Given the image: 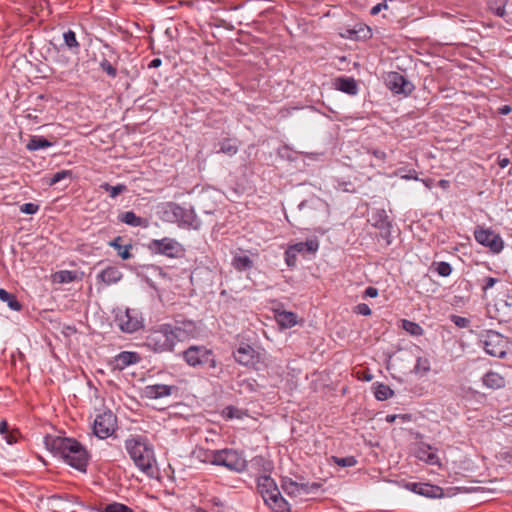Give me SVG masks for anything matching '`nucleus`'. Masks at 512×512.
I'll use <instances>...</instances> for the list:
<instances>
[{"label": "nucleus", "mask_w": 512, "mask_h": 512, "mask_svg": "<svg viewBox=\"0 0 512 512\" xmlns=\"http://www.w3.org/2000/svg\"><path fill=\"white\" fill-rule=\"evenodd\" d=\"M44 443L50 452L62 458L65 463L80 472H86L89 455L80 442L73 438L46 435Z\"/></svg>", "instance_id": "nucleus-1"}, {"label": "nucleus", "mask_w": 512, "mask_h": 512, "mask_svg": "<svg viewBox=\"0 0 512 512\" xmlns=\"http://www.w3.org/2000/svg\"><path fill=\"white\" fill-rule=\"evenodd\" d=\"M181 357L189 367L206 370L211 377L219 378L223 372L214 351L204 345H190L182 351Z\"/></svg>", "instance_id": "nucleus-2"}, {"label": "nucleus", "mask_w": 512, "mask_h": 512, "mask_svg": "<svg viewBox=\"0 0 512 512\" xmlns=\"http://www.w3.org/2000/svg\"><path fill=\"white\" fill-rule=\"evenodd\" d=\"M125 449L134 464L144 473L152 472L154 450L147 437L143 435H130L125 440Z\"/></svg>", "instance_id": "nucleus-3"}, {"label": "nucleus", "mask_w": 512, "mask_h": 512, "mask_svg": "<svg viewBox=\"0 0 512 512\" xmlns=\"http://www.w3.org/2000/svg\"><path fill=\"white\" fill-rule=\"evenodd\" d=\"M158 214L164 222L176 223L180 228L198 230L201 226L193 208H185L175 202L160 204Z\"/></svg>", "instance_id": "nucleus-4"}, {"label": "nucleus", "mask_w": 512, "mask_h": 512, "mask_svg": "<svg viewBox=\"0 0 512 512\" xmlns=\"http://www.w3.org/2000/svg\"><path fill=\"white\" fill-rule=\"evenodd\" d=\"M144 344L155 353L173 352L176 346L172 338V329L166 323L151 329L145 337Z\"/></svg>", "instance_id": "nucleus-5"}, {"label": "nucleus", "mask_w": 512, "mask_h": 512, "mask_svg": "<svg viewBox=\"0 0 512 512\" xmlns=\"http://www.w3.org/2000/svg\"><path fill=\"white\" fill-rule=\"evenodd\" d=\"M172 329V338L177 344L198 337L200 330L194 320L177 316L170 323H167Z\"/></svg>", "instance_id": "nucleus-6"}, {"label": "nucleus", "mask_w": 512, "mask_h": 512, "mask_svg": "<svg viewBox=\"0 0 512 512\" xmlns=\"http://www.w3.org/2000/svg\"><path fill=\"white\" fill-rule=\"evenodd\" d=\"M148 250L153 254L164 255L168 258H176L183 252L182 245L173 238L152 239L147 244Z\"/></svg>", "instance_id": "nucleus-7"}, {"label": "nucleus", "mask_w": 512, "mask_h": 512, "mask_svg": "<svg viewBox=\"0 0 512 512\" xmlns=\"http://www.w3.org/2000/svg\"><path fill=\"white\" fill-rule=\"evenodd\" d=\"M117 427V417L109 409L99 413L93 424V432L100 439H106L111 436Z\"/></svg>", "instance_id": "nucleus-8"}, {"label": "nucleus", "mask_w": 512, "mask_h": 512, "mask_svg": "<svg viewBox=\"0 0 512 512\" xmlns=\"http://www.w3.org/2000/svg\"><path fill=\"white\" fill-rule=\"evenodd\" d=\"M482 344L486 353L493 357L503 358L507 353V339L496 331H487Z\"/></svg>", "instance_id": "nucleus-9"}, {"label": "nucleus", "mask_w": 512, "mask_h": 512, "mask_svg": "<svg viewBox=\"0 0 512 512\" xmlns=\"http://www.w3.org/2000/svg\"><path fill=\"white\" fill-rule=\"evenodd\" d=\"M474 238L480 245L489 248L492 253H500L504 248L501 236L489 228L477 226L474 230Z\"/></svg>", "instance_id": "nucleus-10"}, {"label": "nucleus", "mask_w": 512, "mask_h": 512, "mask_svg": "<svg viewBox=\"0 0 512 512\" xmlns=\"http://www.w3.org/2000/svg\"><path fill=\"white\" fill-rule=\"evenodd\" d=\"M216 466H224L230 470L243 471L246 469V460L233 449L218 450Z\"/></svg>", "instance_id": "nucleus-11"}, {"label": "nucleus", "mask_w": 512, "mask_h": 512, "mask_svg": "<svg viewBox=\"0 0 512 512\" xmlns=\"http://www.w3.org/2000/svg\"><path fill=\"white\" fill-rule=\"evenodd\" d=\"M115 322L119 329L125 333H133L142 327V320L134 310L126 309L116 315Z\"/></svg>", "instance_id": "nucleus-12"}, {"label": "nucleus", "mask_w": 512, "mask_h": 512, "mask_svg": "<svg viewBox=\"0 0 512 512\" xmlns=\"http://www.w3.org/2000/svg\"><path fill=\"white\" fill-rule=\"evenodd\" d=\"M418 461L437 466L439 469L443 467L439 450L425 443H418Z\"/></svg>", "instance_id": "nucleus-13"}, {"label": "nucleus", "mask_w": 512, "mask_h": 512, "mask_svg": "<svg viewBox=\"0 0 512 512\" xmlns=\"http://www.w3.org/2000/svg\"><path fill=\"white\" fill-rule=\"evenodd\" d=\"M233 356L239 364L243 366L253 365L258 357L255 349L248 344H241L233 353Z\"/></svg>", "instance_id": "nucleus-14"}, {"label": "nucleus", "mask_w": 512, "mask_h": 512, "mask_svg": "<svg viewBox=\"0 0 512 512\" xmlns=\"http://www.w3.org/2000/svg\"><path fill=\"white\" fill-rule=\"evenodd\" d=\"M369 221H371L372 225L381 231V235L384 238H388L390 236V228L392 225L385 210L377 209L373 211Z\"/></svg>", "instance_id": "nucleus-15"}, {"label": "nucleus", "mask_w": 512, "mask_h": 512, "mask_svg": "<svg viewBox=\"0 0 512 512\" xmlns=\"http://www.w3.org/2000/svg\"><path fill=\"white\" fill-rule=\"evenodd\" d=\"M140 360L141 357L137 352L122 351L114 357V368L121 371L130 365L137 364Z\"/></svg>", "instance_id": "nucleus-16"}, {"label": "nucleus", "mask_w": 512, "mask_h": 512, "mask_svg": "<svg viewBox=\"0 0 512 512\" xmlns=\"http://www.w3.org/2000/svg\"><path fill=\"white\" fill-rule=\"evenodd\" d=\"M175 386L166 385V384H153L147 385L144 388V395L149 399H159L163 397L170 396L173 390H176Z\"/></svg>", "instance_id": "nucleus-17"}, {"label": "nucleus", "mask_w": 512, "mask_h": 512, "mask_svg": "<svg viewBox=\"0 0 512 512\" xmlns=\"http://www.w3.org/2000/svg\"><path fill=\"white\" fill-rule=\"evenodd\" d=\"M257 489L258 492L261 494L263 500L271 498V495L279 490L275 481L270 476L267 475L258 477Z\"/></svg>", "instance_id": "nucleus-18"}, {"label": "nucleus", "mask_w": 512, "mask_h": 512, "mask_svg": "<svg viewBox=\"0 0 512 512\" xmlns=\"http://www.w3.org/2000/svg\"><path fill=\"white\" fill-rule=\"evenodd\" d=\"M122 277L123 274L118 267L108 266L97 275V280L109 286L118 283Z\"/></svg>", "instance_id": "nucleus-19"}, {"label": "nucleus", "mask_w": 512, "mask_h": 512, "mask_svg": "<svg viewBox=\"0 0 512 512\" xmlns=\"http://www.w3.org/2000/svg\"><path fill=\"white\" fill-rule=\"evenodd\" d=\"M482 384L487 389L498 390L506 386V379L497 372L488 371L482 376Z\"/></svg>", "instance_id": "nucleus-20"}, {"label": "nucleus", "mask_w": 512, "mask_h": 512, "mask_svg": "<svg viewBox=\"0 0 512 512\" xmlns=\"http://www.w3.org/2000/svg\"><path fill=\"white\" fill-rule=\"evenodd\" d=\"M118 221L122 222L131 227L147 228L149 226V220L137 216L133 211H125L118 215Z\"/></svg>", "instance_id": "nucleus-21"}, {"label": "nucleus", "mask_w": 512, "mask_h": 512, "mask_svg": "<svg viewBox=\"0 0 512 512\" xmlns=\"http://www.w3.org/2000/svg\"><path fill=\"white\" fill-rule=\"evenodd\" d=\"M335 87L337 90L354 96L358 93V85L352 77H338L335 79Z\"/></svg>", "instance_id": "nucleus-22"}, {"label": "nucleus", "mask_w": 512, "mask_h": 512, "mask_svg": "<svg viewBox=\"0 0 512 512\" xmlns=\"http://www.w3.org/2000/svg\"><path fill=\"white\" fill-rule=\"evenodd\" d=\"M494 306L497 311L496 318L506 320L512 307V295L507 294L505 298H498Z\"/></svg>", "instance_id": "nucleus-23"}, {"label": "nucleus", "mask_w": 512, "mask_h": 512, "mask_svg": "<svg viewBox=\"0 0 512 512\" xmlns=\"http://www.w3.org/2000/svg\"><path fill=\"white\" fill-rule=\"evenodd\" d=\"M291 246L298 254H314L319 249V241L316 238L307 239L304 242L291 244Z\"/></svg>", "instance_id": "nucleus-24"}, {"label": "nucleus", "mask_w": 512, "mask_h": 512, "mask_svg": "<svg viewBox=\"0 0 512 512\" xmlns=\"http://www.w3.org/2000/svg\"><path fill=\"white\" fill-rule=\"evenodd\" d=\"M386 83L389 89L395 93L405 92V87L408 85L404 77L397 72L389 73Z\"/></svg>", "instance_id": "nucleus-25"}, {"label": "nucleus", "mask_w": 512, "mask_h": 512, "mask_svg": "<svg viewBox=\"0 0 512 512\" xmlns=\"http://www.w3.org/2000/svg\"><path fill=\"white\" fill-rule=\"evenodd\" d=\"M418 495L427 498H441L444 496V491L440 486L418 482Z\"/></svg>", "instance_id": "nucleus-26"}, {"label": "nucleus", "mask_w": 512, "mask_h": 512, "mask_svg": "<svg viewBox=\"0 0 512 512\" xmlns=\"http://www.w3.org/2000/svg\"><path fill=\"white\" fill-rule=\"evenodd\" d=\"M193 457L199 460L202 463H209L212 465H216V457L218 454V450H210L203 447H196L193 450Z\"/></svg>", "instance_id": "nucleus-27"}, {"label": "nucleus", "mask_w": 512, "mask_h": 512, "mask_svg": "<svg viewBox=\"0 0 512 512\" xmlns=\"http://www.w3.org/2000/svg\"><path fill=\"white\" fill-rule=\"evenodd\" d=\"M264 502L275 512H284L287 510L288 503L282 497L279 490L272 494L271 498L265 499Z\"/></svg>", "instance_id": "nucleus-28"}, {"label": "nucleus", "mask_w": 512, "mask_h": 512, "mask_svg": "<svg viewBox=\"0 0 512 512\" xmlns=\"http://www.w3.org/2000/svg\"><path fill=\"white\" fill-rule=\"evenodd\" d=\"M122 240L123 238L121 236H117L116 238L109 242V246L113 247L117 251V254L120 258H122L123 260H128L132 257V245L128 244L123 246L121 244Z\"/></svg>", "instance_id": "nucleus-29"}, {"label": "nucleus", "mask_w": 512, "mask_h": 512, "mask_svg": "<svg viewBox=\"0 0 512 512\" xmlns=\"http://www.w3.org/2000/svg\"><path fill=\"white\" fill-rule=\"evenodd\" d=\"M276 320L282 328H291L297 324V315L284 310L277 313Z\"/></svg>", "instance_id": "nucleus-30"}, {"label": "nucleus", "mask_w": 512, "mask_h": 512, "mask_svg": "<svg viewBox=\"0 0 512 512\" xmlns=\"http://www.w3.org/2000/svg\"><path fill=\"white\" fill-rule=\"evenodd\" d=\"M219 149L216 151L217 153H223L228 156H233L237 154L239 150V145L236 140L230 138H224L218 143Z\"/></svg>", "instance_id": "nucleus-31"}, {"label": "nucleus", "mask_w": 512, "mask_h": 512, "mask_svg": "<svg viewBox=\"0 0 512 512\" xmlns=\"http://www.w3.org/2000/svg\"><path fill=\"white\" fill-rule=\"evenodd\" d=\"M52 146V142L47 140L42 136H31L28 143L26 144V149L29 151H37L40 149L49 148Z\"/></svg>", "instance_id": "nucleus-32"}, {"label": "nucleus", "mask_w": 512, "mask_h": 512, "mask_svg": "<svg viewBox=\"0 0 512 512\" xmlns=\"http://www.w3.org/2000/svg\"><path fill=\"white\" fill-rule=\"evenodd\" d=\"M0 300L6 302L8 307L13 311H20L22 308V305L17 300L16 296L3 288H0Z\"/></svg>", "instance_id": "nucleus-33"}, {"label": "nucleus", "mask_w": 512, "mask_h": 512, "mask_svg": "<svg viewBox=\"0 0 512 512\" xmlns=\"http://www.w3.org/2000/svg\"><path fill=\"white\" fill-rule=\"evenodd\" d=\"M393 395L394 391L388 385L378 382L374 384V396L377 400L384 401Z\"/></svg>", "instance_id": "nucleus-34"}, {"label": "nucleus", "mask_w": 512, "mask_h": 512, "mask_svg": "<svg viewBox=\"0 0 512 512\" xmlns=\"http://www.w3.org/2000/svg\"><path fill=\"white\" fill-rule=\"evenodd\" d=\"M232 265L237 271L243 272L253 267V261L246 255H238L233 258Z\"/></svg>", "instance_id": "nucleus-35"}, {"label": "nucleus", "mask_w": 512, "mask_h": 512, "mask_svg": "<svg viewBox=\"0 0 512 512\" xmlns=\"http://www.w3.org/2000/svg\"><path fill=\"white\" fill-rule=\"evenodd\" d=\"M77 279L76 272L70 270H61L54 274L53 280L56 283H71Z\"/></svg>", "instance_id": "nucleus-36"}, {"label": "nucleus", "mask_w": 512, "mask_h": 512, "mask_svg": "<svg viewBox=\"0 0 512 512\" xmlns=\"http://www.w3.org/2000/svg\"><path fill=\"white\" fill-rule=\"evenodd\" d=\"M430 270L436 272L439 276L448 277L452 272V267L448 262H433Z\"/></svg>", "instance_id": "nucleus-37"}, {"label": "nucleus", "mask_w": 512, "mask_h": 512, "mask_svg": "<svg viewBox=\"0 0 512 512\" xmlns=\"http://www.w3.org/2000/svg\"><path fill=\"white\" fill-rule=\"evenodd\" d=\"M100 188L105 192L109 193L111 198H116L121 193L127 191V186L125 184H117L115 186L110 185L107 182H104L100 185Z\"/></svg>", "instance_id": "nucleus-38"}, {"label": "nucleus", "mask_w": 512, "mask_h": 512, "mask_svg": "<svg viewBox=\"0 0 512 512\" xmlns=\"http://www.w3.org/2000/svg\"><path fill=\"white\" fill-rule=\"evenodd\" d=\"M64 43L71 51H78L80 44L76 39V34L72 30H68L63 34Z\"/></svg>", "instance_id": "nucleus-39"}, {"label": "nucleus", "mask_w": 512, "mask_h": 512, "mask_svg": "<svg viewBox=\"0 0 512 512\" xmlns=\"http://www.w3.org/2000/svg\"><path fill=\"white\" fill-rule=\"evenodd\" d=\"M72 178V171L70 170H60L54 173L47 181V184L50 186H53L57 184L58 182L67 179Z\"/></svg>", "instance_id": "nucleus-40"}, {"label": "nucleus", "mask_w": 512, "mask_h": 512, "mask_svg": "<svg viewBox=\"0 0 512 512\" xmlns=\"http://www.w3.org/2000/svg\"><path fill=\"white\" fill-rule=\"evenodd\" d=\"M331 460L338 466L341 467H353L357 464V460L354 456L338 457L332 456Z\"/></svg>", "instance_id": "nucleus-41"}, {"label": "nucleus", "mask_w": 512, "mask_h": 512, "mask_svg": "<svg viewBox=\"0 0 512 512\" xmlns=\"http://www.w3.org/2000/svg\"><path fill=\"white\" fill-rule=\"evenodd\" d=\"M297 255H298V253L292 248L291 245H289L284 253L285 262H286L287 266L294 267L296 265Z\"/></svg>", "instance_id": "nucleus-42"}, {"label": "nucleus", "mask_w": 512, "mask_h": 512, "mask_svg": "<svg viewBox=\"0 0 512 512\" xmlns=\"http://www.w3.org/2000/svg\"><path fill=\"white\" fill-rule=\"evenodd\" d=\"M100 68L111 78L117 76V69L107 59L100 62Z\"/></svg>", "instance_id": "nucleus-43"}, {"label": "nucleus", "mask_w": 512, "mask_h": 512, "mask_svg": "<svg viewBox=\"0 0 512 512\" xmlns=\"http://www.w3.org/2000/svg\"><path fill=\"white\" fill-rule=\"evenodd\" d=\"M39 208L40 206L36 203H24L23 205L20 206V212L25 214H35L38 212Z\"/></svg>", "instance_id": "nucleus-44"}, {"label": "nucleus", "mask_w": 512, "mask_h": 512, "mask_svg": "<svg viewBox=\"0 0 512 512\" xmlns=\"http://www.w3.org/2000/svg\"><path fill=\"white\" fill-rule=\"evenodd\" d=\"M499 282L498 278L494 277H485L481 280L482 291L486 293L490 288H492L496 283Z\"/></svg>", "instance_id": "nucleus-45"}, {"label": "nucleus", "mask_w": 512, "mask_h": 512, "mask_svg": "<svg viewBox=\"0 0 512 512\" xmlns=\"http://www.w3.org/2000/svg\"><path fill=\"white\" fill-rule=\"evenodd\" d=\"M451 321L459 328H467L470 325V320L466 317L452 315Z\"/></svg>", "instance_id": "nucleus-46"}, {"label": "nucleus", "mask_w": 512, "mask_h": 512, "mask_svg": "<svg viewBox=\"0 0 512 512\" xmlns=\"http://www.w3.org/2000/svg\"><path fill=\"white\" fill-rule=\"evenodd\" d=\"M318 205H323V202L320 199H311L304 200L298 205L299 211H302L304 208H316Z\"/></svg>", "instance_id": "nucleus-47"}, {"label": "nucleus", "mask_w": 512, "mask_h": 512, "mask_svg": "<svg viewBox=\"0 0 512 512\" xmlns=\"http://www.w3.org/2000/svg\"><path fill=\"white\" fill-rule=\"evenodd\" d=\"M401 323H402L403 329H405L411 335L416 334V323L415 322L403 319V320H401Z\"/></svg>", "instance_id": "nucleus-48"}, {"label": "nucleus", "mask_w": 512, "mask_h": 512, "mask_svg": "<svg viewBox=\"0 0 512 512\" xmlns=\"http://www.w3.org/2000/svg\"><path fill=\"white\" fill-rule=\"evenodd\" d=\"M355 312L363 315V316H369L371 315V309L370 307L365 303H360L356 306Z\"/></svg>", "instance_id": "nucleus-49"}, {"label": "nucleus", "mask_w": 512, "mask_h": 512, "mask_svg": "<svg viewBox=\"0 0 512 512\" xmlns=\"http://www.w3.org/2000/svg\"><path fill=\"white\" fill-rule=\"evenodd\" d=\"M430 370V362L428 359H422L418 357V373L428 372Z\"/></svg>", "instance_id": "nucleus-50"}, {"label": "nucleus", "mask_w": 512, "mask_h": 512, "mask_svg": "<svg viewBox=\"0 0 512 512\" xmlns=\"http://www.w3.org/2000/svg\"><path fill=\"white\" fill-rule=\"evenodd\" d=\"M491 9L495 13V15H497L498 17L504 18L506 15L505 4L498 6L496 8L491 7Z\"/></svg>", "instance_id": "nucleus-51"}, {"label": "nucleus", "mask_w": 512, "mask_h": 512, "mask_svg": "<svg viewBox=\"0 0 512 512\" xmlns=\"http://www.w3.org/2000/svg\"><path fill=\"white\" fill-rule=\"evenodd\" d=\"M387 5L385 3H378L377 5L373 6L370 10L371 15H377L382 8H386Z\"/></svg>", "instance_id": "nucleus-52"}, {"label": "nucleus", "mask_w": 512, "mask_h": 512, "mask_svg": "<svg viewBox=\"0 0 512 512\" xmlns=\"http://www.w3.org/2000/svg\"><path fill=\"white\" fill-rule=\"evenodd\" d=\"M9 432V426L6 420L0 421V434L1 435H8Z\"/></svg>", "instance_id": "nucleus-53"}, {"label": "nucleus", "mask_w": 512, "mask_h": 512, "mask_svg": "<svg viewBox=\"0 0 512 512\" xmlns=\"http://www.w3.org/2000/svg\"><path fill=\"white\" fill-rule=\"evenodd\" d=\"M372 154L375 158H377L380 161H384L386 158V153L382 150L375 149L372 151Z\"/></svg>", "instance_id": "nucleus-54"}, {"label": "nucleus", "mask_w": 512, "mask_h": 512, "mask_svg": "<svg viewBox=\"0 0 512 512\" xmlns=\"http://www.w3.org/2000/svg\"><path fill=\"white\" fill-rule=\"evenodd\" d=\"M406 415L389 414L385 417L387 423H393L397 418L406 419Z\"/></svg>", "instance_id": "nucleus-55"}, {"label": "nucleus", "mask_w": 512, "mask_h": 512, "mask_svg": "<svg viewBox=\"0 0 512 512\" xmlns=\"http://www.w3.org/2000/svg\"><path fill=\"white\" fill-rule=\"evenodd\" d=\"M378 295V290L374 287H367L366 290H365V296L367 297H376Z\"/></svg>", "instance_id": "nucleus-56"}, {"label": "nucleus", "mask_w": 512, "mask_h": 512, "mask_svg": "<svg viewBox=\"0 0 512 512\" xmlns=\"http://www.w3.org/2000/svg\"><path fill=\"white\" fill-rule=\"evenodd\" d=\"M162 64V60L160 58H154L152 59L149 64H148V68L149 69H154V68H158L160 67Z\"/></svg>", "instance_id": "nucleus-57"}, {"label": "nucleus", "mask_w": 512, "mask_h": 512, "mask_svg": "<svg viewBox=\"0 0 512 512\" xmlns=\"http://www.w3.org/2000/svg\"><path fill=\"white\" fill-rule=\"evenodd\" d=\"M7 444L12 445L16 442V437L9 431L8 435L3 436Z\"/></svg>", "instance_id": "nucleus-58"}, {"label": "nucleus", "mask_w": 512, "mask_h": 512, "mask_svg": "<svg viewBox=\"0 0 512 512\" xmlns=\"http://www.w3.org/2000/svg\"><path fill=\"white\" fill-rule=\"evenodd\" d=\"M509 163H510L509 158H507V157H503V158L498 157V165H499L502 169L506 168V167L509 165Z\"/></svg>", "instance_id": "nucleus-59"}, {"label": "nucleus", "mask_w": 512, "mask_h": 512, "mask_svg": "<svg viewBox=\"0 0 512 512\" xmlns=\"http://www.w3.org/2000/svg\"><path fill=\"white\" fill-rule=\"evenodd\" d=\"M512 111V108L509 105H503L499 108V113L501 115H508Z\"/></svg>", "instance_id": "nucleus-60"}, {"label": "nucleus", "mask_w": 512, "mask_h": 512, "mask_svg": "<svg viewBox=\"0 0 512 512\" xmlns=\"http://www.w3.org/2000/svg\"><path fill=\"white\" fill-rule=\"evenodd\" d=\"M406 487H407L410 491H412V492L416 493V482H410V483H408V484L406 485Z\"/></svg>", "instance_id": "nucleus-61"}, {"label": "nucleus", "mask_w": 512, "mask_h": 512, "mask_svg": "<svg viewBox=\"0 0 512 512\" xmlns=\"http://www.w3.org/2000/svg\"><path fill=\"white\" fill-rule=\"evenodd\" d=\"M227 410L229 411V412H228V416H229L230 418L234 417V412H233V411H235V409H234V408H232V407H228V408H227Z\"/></svg>", "instance_id": "nucleus-62"}, {"label": "nucleus", "mask_w": 512, "mask_h": 512, "mask_svg": "<svg viewBox=\"0 0 512 512\" xmlns=\"http://www.w3.org/2000/svg\"><path fill=\"white\" fill-rule=\"evenodd\" d=\"M439 184H440L441 186L445 187V186H447V185H448V181H446V180H440V181H439Z\"/></svg>", "instance_id": "nucleus-63"}, {"label": "nucleus", "mask_w": 512, "mask_h": 512, "mask_svg": "<svg viewBox=\"0 0 512 512\" xmlns=\"http://www.w3.org/2000/svg\"><path fill=\"white\" fill-rule=\"evenodd\" d=\"M196 512H208V511H206V510H205V509H203V508H197V509H196Z\"/></svg>", "instance_id": "nucleus-64"}]
</instances>
